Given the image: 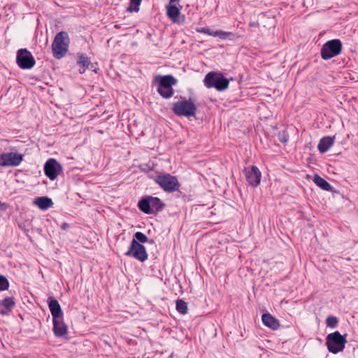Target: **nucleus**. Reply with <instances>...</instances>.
<instances>
[{
	"label": "nucleus",
	"instance_id": "obj_1",
	"mask_svg": "<svg viewBox=\"0 0 358 358\" xmlns=\"http://www.w3.org/2000/svg\"><path fill=\"white\" fill-rule=\"evenodd\" d=\"M70 43V38L66 31H62L58 32L52 43V51L53 57L57 59L64 57L68 50Z\"/></svg>",
	"mask_w": 358,
	"mask_h": 358
},
{
	"label": "nucleus",
	"instance_id": "obj_2",
	"mask_svg": "<svg viewBox=\"0 0 358 358\" xmlns=\"http://www.w3.org/2000/svg\"><path fill=\"white\" fill-rule=\"evenodd\" d=\"M165 207V204L158 197L145 196L142 197L138 203L140 210L147 215L155 214L161 211Z\"/></svg>",
	"mask_w": 358,
	"mask_h": 358
},
{
	"label": "nucleus",
	"instance_id": "obj_3",
	"mask_svg": "<svg viewBox=\"0 0 358 358\" xmlns=\"http://www.w3.org/2000/svg\"><path fill=\"white\" fill-rule=\"evenodd\" d=\"M203 83L207 88H215L217 91H224L228 88L229 80L222 73L209 72L204 78Z\"/></svg>",
	"mask_w": 358,
	"mask_h": 358
},
{
	"label": "nucleus",
	"instance_id": "obj_4",
	"mask_svg": "<svg viewBox=\"0 0 358 358\" xmlns=\"http://www.w3.org/2000/svg\"><path fill=\"white\" fill-rule=\"evenodd\" d=\"M154 181L166 192H173L180 187L177 178L169 173H159L155 178Z\"/></svg>",
	"mask_w": 358,
	"mask_h": 358
},
{
	"label": "nucleus",
	"instance_id": "obj_5",
	"mask_svg": "<svg viewBox=\"0 0 358 358\" xmlns=\"http://www.w3.org/2000/svg\"><path fill=\"white\" fill-rule=\"evenodd\" d=\"M172 110L177 116L189 117L195 115L197 108L192 99H189L174 103Z\"/></svg>",
	"mask_w": 358,
	"mask_h": 358
},
{
	"label": "nucleus",
	"instance_id": "obj_6",
	"mask_svg": "<svg viewBox=\"0 0 358 358\" xmlns=\"http://www.w3.org/2000/svg\"><path fill=\"white\" fill-rule=\"evenodd\" d=\"M342 50V43L340 39H332L327 41L322 47L320 54L324 60L330 59L338 55Z\"/></svg>",
	"mask_w": 358,
	"mask_h": 358
},
{
	"label": "nucleus",
	"instance_id": "obj_7",
	"mask_svg": "<svg viewBox=\"0 0 358 358\" xmlns=\"http://www.w3.org/2000/svg\"><path fill=\"white\" fill-rule=\"evenodd\" d=\"M326 340L327 349L333 354L342 351L347 342L345 336H342L338 331L328 334Z\"/></svg>",
	"mask_w": 358,
	"mask_h": 358
},
{
	"label": "nucleus",
	"instance_id": "obj_8",
	"mask_svg": "<svg viewBox=\"0 0 358 358\" xmlns=\"http://www.w3.org/2000/svg\"><path fill=\"white\" fill-rule=\"evenodd\" d=\"M16 63L22 69H31L36 64V61L30 51L27 48H21L17 50Z\"/></svg>",
	"mask_w": 358,
	"mask_h": 358
},
{
	"label": "nucleus",
	"instance_id": "obj_9",
	"mask_svg": "<svg viewBox=\"0 0 358 358\" xmlns=\"http://www.w3.org/2000/svg\"><path fill=\"white\" fill-rule=\"evenodd\" d=\"M127 257H131L136 260L144 262L148 259L145 247L137 241H131L128 250L124 253Z\"/></svg>",
	"mask_w": 358,
	"mask_h": 358
},
{
	"label": "nucleus",
	"instance_id": "obj_10",
	"mask_svg": "<svg viewBox=\"0 0 358 358\" xmlns=\"http://www.w3.org/2000/svg\"><path fill=\"white\" fill-rule=\"evenodd\" d=\"M24 155L17 152H3L0 155V166L13 167L20 164Z\"/></svg>",
	"mask_w": 358,
	"mask_h": 358
},
{
	"label": "nucleus",
	"instance_id": "obj_11",
	"mask_svg": "<svg viewBox=\"0 0 358 358\" xmlns=\"http://www.w3.org/2000/svg\"><path fill=\"white\" fill-rule=\"evenodd\" d=\"M43 169L45 175L50 180H55L63 171L62 164L54 158H50L45 162Z\"/></svg>",
	"mask_w": 358,
	"mask_h": 358
},
{
	"label": "nucleus",
	"instance_id": "obj_12",
	"mask_svg": "<svg viewBox=\"0 0 358 358\" xmlns=\"http://www.w3.org/2000/svg\"><path fill=\"white\" fill-rule=\"evenodd\" d=\"M244 173L248 184L254 187L260 184L262 173L256 166L245 168Z\"/></svg>",
	"mask_w": 358,
	"mask_h": 358
},
{
	"label": "nucleus",
	"instance_id": "obj_13",
	"mask_svg": "<svg viewBox=\"0 0 358 358\" xmlns=\"http://www.w3.org/2000/svg\"><path fill=\"white\" fill-rule=\"evenodd\" d=\"M196 31L199 33L206 34L209 36H213L214 37H218L222 40L227 38L233 40L234 38V34L231 32H227L221 30L212 31L207 27L198 28L196 29Z\"/></svg>",
	"mask_w": 358,
	"mask_h": 358
},
{
	"label": "nucleus",
	"instance_id": "obj_14",
	"mask_svg": "<svg viewBox=\"0 0 358 358\" xmlns=\"http://www.w3.org/2000/svg\"><path fill=\"white\" fill-rule=\"evenodd\" d=\"M176 83L177 80L171 75L157 76L154 79V83L161 88H173Z\"/></svg>",
	"mask_w": 358,
	"mask_h": 358
},
{
	"label": "nucleus",
	"instance_id": "obj_15",
	"mask_svg": "<svg viewBox=\"0 0 358 358\" xmlns=\"http://www.w3.org/2000/svg\"><path fill=\"white\" fill-rule=\"evenodd\" d=\"M15 301L13 296H7L0 300V315L8 316L15 307Z\"/></svg>",
	"mask_w": 358,
	"mask_h": 358
},
{
	"label": "nucleus",
	"instance_id": "obj_16",
	"mask_svg": "<svg viewBox=\"0 0 358 358\" xmlns=\"http://www.w3.org/2000/svg\"><path fill=\"white\" fill-rule=\"evenodd\" d=\"M48 307L53 320H58L61 317H64V313L62 310L61 306L58 301L55 298L50 296L47 300Z\"/></svg>",
	"mask_w": 358,
	"mask_h": 358
},
{
	"label": "nucleus",
	"instance_id": "obj_17",
	"mask_svg": "<svg viewBox=\"0 0 358 358\" xmlns=\"http://www.w3.org/2000/svg\"><path fill=\"white\" fill-rule=\"evenodd\" d=\"M52 331L54 335L57 338L64 337L68 333V326L64 322V317L58 320H53Z\"/></svg>",
	"mask_w": 358,
	"mask_h": 358
},
{
	"label": "nucleus",
	"instance_id": "obj_18",
	"mask_svg": "<svg viewBox=\"0 0 358 358\" xmlns=\"http://www.w3.org/2000/svg\"><path fill=\"white\" fill-rule=\"evenodd\" d=\"M335 136H324L322 138L317 145L318 150L320 153H325L334 145Z\"/></svg>",
	"mask_w": 358,
	"mask_h": 358
},
{
	"label": "nucleus",
	"instance_id": "obj_19",
	"mask_svg": "<svg viewBox=\"0 0 358 358\" xmlns=\"http://www.w3.org/2000/svg\"><path fill=\"white\" fill-rule=\"evenodd\" d=\"M263 324L273 330L278 329L280 324L279 320L272 316L270 313H264L262 316Z\"/></svg>",
	"mask_w": 358,
	"mask_h": 358
},
{
	"label": "nucleus",
	"instance_id": "obj_20",
	"mask_svg": "<svg viewBox=\"0 0 358 358\" xmlns=\"http://www.w3.org/2000/svg\"><path fill=\"white\" fill-rule=\"evenodd\" d=\"M77 65L79 66H83L85 69H89L96 73V69H93V63L91 62L90 57H88L85 54L78 52L77 54Z\"/></svg>",
	"mask_w": 358,
	"mask_h": 358
},
{
	"label": "nucleus",
	"instance_id": "obj_21",
	"mask_svg": "<svg viewBox=\"0 0 358 358\" xmlns=\"http://www.w3.org/2000/svg\"><path fill=\"white\" fill-rule=\"evenodd\" d=\"M181 6H178L176 4H169L166 6V15L167 16L172 20L173 22H176L180 13Z\"/></svg>",
	"mask_w": 358,
	"mask_h": 358
},
{
	"label": "nucleus",
	"instance_id": "obj_22",
	"mask_svg": "<svg viewBox=\"0 0 358 358\" xmlns=\"http://www.w3.org/2000/svg\"><path fill=\"white\" fill-rule=\"evenodd\" d=\"M34 203L41 210H45L53 206L52 199L48 196H39L34 199Z\"/></svg>",
	"mask_w": 358,
	"mask_h": 358
},
{
	"label": "nucleus",
	"instance_id": "obj_23",
	"mask_svg": "<svg viewBox=\"0 0 358 358\" xmlns=\"http://www.w3.org/2000/svg\"><path fill=\"white\" fill-rule=\"evenodd\" d=\"M313 180L315 184H316L323 190L331 192L334 189L329 182H328L326 180L320 177L317 173L314 175Z\"/></svg>",
	"mask_w": 358,
	"mask_h": 358
},
{
	"label": "nucleus",
	"instance_id": "obj_24",
	"mask_svg": "<svg viewBox=\"0 0 358 358\" xmlns=\"http://www.w3.org/2000/svg\"><path fill=\"white\" fill-rule=\"evenodd\" d=\"M131 241H137L139 244L142 245L145 243H149L150 244L155 243V241L153 239H149L148 236L141 231L136 232L133 236Z\"/></svg>",
	"mask_w": 358,
	"mask_h": 358
},
{
	"label": "nucleus",
	"instance_id": "obj_25",
	"mask_svg": "<svg viewBox=\"0 0 358 358\" xmlns=\"http://www.w3.org/2000/svg\"><path fill=\"white\" fill-rule=\"evenodd\" d=\"M157 92L164 99L171 98L174 93L173 88L157 87Z\"/></svg>",
	"mask_w": 358,
	"mask_h": 358
},
{
	"label": "nucleus",
	"instance_id": "obj_26",
	"mask_svg": "<svg viewBox=\"0 0 358 358\" xmlns=\"http://www.w3.org/2000/svg\"><path fill=\"white\" fill-rule=\"evenodd\" d=\"M176 310L180 314H186L187 313V303L182 299H178L176 301Z\"/></svg>",
	"mask_w": 358,
	"mask_h": 358
},
{
	"label": "nucleus",
	"instance_id": "obj_27",
	"mask_svg": "<svg viewBox=\"0 0 358 358\" xmlns=\"http://www.w3.org/2000/svg\"><path fill=\"white\" fill-rule=\"evenodd\" d=\"M10 283L7 277L0 274V292L8 290Z\"/></svg>",
	"mask_w": 358,
	"mask_h": 358
},
{
	"label": "nucleus",
	"instance_id": "obj_28",
	"mask_svg": "<svg viewBox=\"0 0 358 358\" xmlns=\"http://www.w3.org/2000/svg\"><path fill=\"white\" fill-rule=\"evenodd\" d=\"M142 0H130L129 6L127 8L129 12H138Z\"/></svg>",
	"mask_w": 358,
	"mask_h": 358
},
{
	"label": "nucleus",
	"instance_id": "obj_29",
	"mask_svg": "<svg viewBox=\"0 0 358 358\" xmlns=\"http://www.w3.org/2000/svg\"><path fill=\"white\" fill-rule=\"evenodd\" d=\"M338 320L335 316L330 315V316H328L326 319V324L328 327H330L332 329L336 328L338 325Z\"/></svg>",
	"mask_w": 358,
	"mask_h": 358
},
{
	"label": "nucleus",
	"instance_id": "obj_30",
	"mask_svg": "<svg viewBox=\"0 0 358 358\" xmlns=\"http://www.w3.org/2000/svg\"><path fill=\"white\" fill-rule=\"evenodd\" d=\"M288 138H289V136L287 134H286L285 133H283L282 135H280L279 136V141L282 143H285L287 142L288 141Z\"/></svg>",
	"mask_w": 358,
	"mask_h": 358
},
{
	"label": "nucleus",
	"instance_id": "obj_31",
	"mask_svg": "<svg viewBox=\"0 0 358 358\" xmlns=\"http://www.w3.org/2000/svg\"><path fill=\"white\" fill-rule=\"evenodd\" d=\"M70 227V224L67 222H64L61 225V229L62 230H66L67 229H69Z\"/></svg>",
	"mask_w": 358,
	"mask_h": 358
},
{
	"label": "nucleus",
	"instance_id": "obj_32",
	"mask_svg": "<svg viewBox=\"0 0 358 358\" xmlns=\"http://www.w3.org/2000/svg\"><path fill=\"white\" fill-rule=\"evenodd\" d=\"M6 209V205L0 201V211H4Z\"/></svg>",
	"mask_w": 358,
	"mask_h": 358
},
{
	"label": "nucleus",
	"instance_id": "obj_33",
	"mask_svg": "<svg viewBox=\"0 0 358 358\" xmlns=\"http://www.w3.org/2000/svg\"><path fill=\"white\" fill-rule=\"evenodd\" d=\"M87 69H85V67H83V66H80V68H79V69H78V72H79L80 74H83V73L86 71V70H87Z\"/></svg>",
	"mask_w": 358,
	"mask_h": 358
},
{
	"label": "nucleus",
	"instance_id": "obj_34",
	"mask_svg": "<svg viewBox=\"0 0 358 358\" xmlns=\"http://www.w3.org/2000/svg\"><path fill=\"white\" fill-rule=\"evenodd\" d=\"M180 0H170L169 4L179 5Z\"/></svg>",
	"mask_w": 358,
	"mask_h": 358
},
{
	"label": "nucleus",
	"instance_id": "obj_35",
	"mask_svg": "<svg viewBox=\"0 0 358 358\" xmlns=\"http://www.w3.org/2000/svg\"><path fill=\"white\" fill-rule=\"evenodd\" d=\"M96 65H97V63L93 64V69H96L97 70V69L96 67Z\"/></svg>",
	"mask_w": 358,
	"mask_h": 358
}]
</instances>
